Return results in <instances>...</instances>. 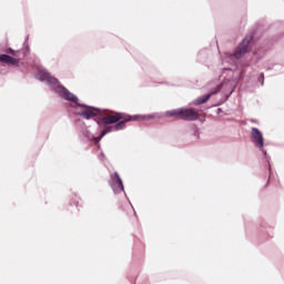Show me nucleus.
<instances>
[{
    "label": "nucleus",
    "instance_id": "obj_2",
    "mask_svg": "<svg viewBox=\"0 0 284 284\" xmlns=\"http://www.w3.org/2000/svg\"><path fill=\"white\" fill-rule=\"evenodd\" d=\"M252 36H247L242 43L237 47L235 53H234V58L235 59H241V57H243V54H246V52L250 51V43H252Z\"/></svg>",
    "mask_w": 284,
    "mask_h": 284
},
{
    "label": "nucleus",
    "instance_id": "obj_11",
    "mask_svg": "<svg viewBox=\"0 0 284 284\" xmlns=\"http://www.w3.org/2000/svg\"><path fill=\"white\" fill-rule=\"evenodd\" d=\"M164 116H170V118H173V119L182 120V109H174V110H171V111H166L164 113Z\"/></svg>",
    "mask_w": 284,
    "mask_h": 284
},
{
    "label": "nucleus",
    "instance_id": "obj_4",
    "mask_svg": "<svg viewBox=\"0 0 284 284\" xmlns=\"http://www.w3.org/2000/svg\"><path fill=\"white\" fill-rule=\"evenodd\" d=\"M55 92L62 97V99H65L67 101H71L72 103H77L79 101V98H77L74 94H72L68 89H65L62 85L57 87Z\"/></svg>",
    "mask_w": 284,
    "mask_h": 284
},
{
    "label": "nucleus",
    "instance_id": "obj_6",
    "mask_svg": "<svg viewBox=\"0 0 284 284\" xmlns=\"http://www.w3.org/2000/svg\"><path fill=\"white\" fill-rule=\"evenodd\" d=\"M38 79L40 81H45L47 83H49L50 85H57V83H59V80H57V78L50 75L47 71L41 70L38 72Z\"/></svg>",
    "mask_w": 284,
    "mask_h": 284
},
{
    "label": "nucleus",
    "instance_id": "obj_7",
    "mask_svg": "<svg viewBox=\"0 0 284 284\" xmlns=\"http://www.w3.org/2000/svg\"><path fill=\"white\" fill-rule=\"evenodd\" d=\"M217 92H221V87H219V85L211 93L200 97L196 100H194L193 105H203V103H207V101H210V99H212L213 94H217Z\"/></svg>",
    "mask_w": 284,
    "mask_h": 284
},
{
    "label": "nucleus",
    "instance_id": "obj_9",
    "mask_svg": "<svg viewBox=\"0 0 284 284\" xmlns=\"http://www.w3.org/2000/svg\"><path fill=\"white\" fill-rule=\"evenodd\" d=\"M99 114H101V110L92 108L80 112V116H83V119H94V116H99Z\"/></svg>",
    "mask_w": 284,
    "mask_h": 284
},
{
    "label": "nucleus",
    "instance_id": "obj_3",
    "mask_svg": "<svg viewBox=\"0 0 284 284\" xmlns=\"http://www.w3.org/2000/svg\"><path fill=\"white\" fill-rule=\"evenodd\" d=\"M252 142L256 148L263 150V145L265 144V139L263 138V133L257 128H252L251 131Z\"/></svg>",
    "mask_w": 284,
    "mask_h": 284
},
{
    "label": "nucleus",
    "instance_id": "obj_13",
    "mask_svg": "<svg viewBox=\"0 0 284 284\" xmlns=\"http://www.w3.org/2000/svg\"><path fill=\"white\" fill-rule=\"evenodd\" d=\"M261 79H265V74L264 73H261Z\"/></svg>",
    "mask_w": 284,
    "mask_h": 284
},
{
    "label": "nucleus",
    "instance_id": "obj_8",
    "mask_svg": "<svg viewBox=\"0 0 284 284\" xmlns=\"http://www.w3.org/2000/svg\"><path fill=\"white\" fill-rule=\"evenodd\" d=\"M111 186L114 192H123V180H121V176L116 172L112 175Z\"/></svg>",
    "mask_w": 284,
    "mask_h": 284
},
{
    "label": "nucleus",
    "instance_id": "obj_10",
    "mask_svg": "<svg viewBox=\"0 0 284 284\" xmlns=\"http://www.w3.org/2000/svg\"><path fill=\"white\" fill-rule=\"evenodd\" d=\"M1 63H7L8 65H19V59L12 58L8 54H0Z\"/></svg>",
    "mask_w": 284,
    "mask_h": 284
},
{
    "label": "nucleus",
    "instance_id": "obj_1",
    "mask_svg": "<svg viewBox=\"0 0 284 284\" xmlns=\"http://www.w3.org/2000/svg\"><path fill=\"white\" fill-rule=\"evenodd\" d=\"M150 119H156L155 114L149 115H125V113H105L102 118L98 120V125H106L102 130L99 138L95 141H101L105 134L109 132H119V130H124L125 123L130 121H150Z\"/></svg>",
    "mask_w": 284,
    "mask_h": 284
},
{
    "label": "nucleus",
    "instance_id": "obj_5",
    "mask_svg": "<svg viewBox=\"0 0 284 284\" xmlns=\"http://www.w3.org/2000/svg\"><path fill=\"white\" fill-rule=\"evenodd\" d=\"M199 116L194 109H182V121H197Z\"/></svg>",
    "mask_w": 284,
    "mask_h": 284
},
{
    "label": "nucleus",
    "instance_id": "obj_12",
    "mask_svg": "<svg viewBox=\"0 0 284 284\" xmlns=\"http://www.w3.org/2000/svg\"><path fill=\"white\" fill-rule=\"evenodd\" d=\"M11 54H13V57H19V52H14L13 50H11Z\"/></svg>",
    "mask_w": 284,
    "mask_h": 284
}]
</instances>
